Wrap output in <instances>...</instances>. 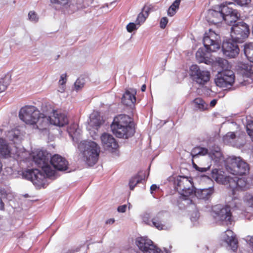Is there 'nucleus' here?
<instances>
[{
    "mask_svg": "<svg viewBox=\"0 0 253 253\" xmlns=\"http://www.w3.org/2000/svg\"><path fill=\"white\" fill-rule=\"evenodd\" d=\"M126 205L120 206L118 208V211L119 212H125L126 211Z\"/></svg>",
    "mask_w": 253,
    "mask_h": 253,
    "instance_id": "nucleus-57",
    "label": "nucleus"
},
{
    "mask_svg": "<svg viewBox=\"0 0 253 253\" xmlns=\"http://www.w3.org/2000/svg\"><path fill=\"white\" fill-rule=\"evenodd\" d=\"M199 217V213L197 211H194L191 215L190 219L193 224L196 225L198 223Z\"/></svg>",
    "mask_w": 253,
    "mask_h": 253,
    "instance_id": "nucleus-48",
    "label": "nucleus"
},
{
    "mask_svg": "<svg viewBox=\"0 0 253 253\" xmlns=\"http://www.w3.org/2000/svg\"><path fill=\"white\" fill-rule=\"evenodd\" d=\"M226 167L233 175L246 174L250 170L249 165L241 157L235 156L227 159Z\"/></svg>",
    "mask_w": 253,
    "mask_h": 253,
    "instance_id": "nucleus-6",
    "label": "nucleus"
},
{
    "mask_svg": "<svg viewBox=\"0 0 253 253\" xmlns=\"http://www.w3.org/2000/svg\"><path fill=\"white\" fill-rule=\"evenodd\" d=\"M250 30L248 25L244 22H239L231 28V39L236 42H242L249 35Z\"/></svg>",
    "mask_w": 253,
    "mask_h": 253,
    "instance_id": "nucleus-9",
    "label": "nucleus"
},
{
    "mask_svg": "<svg viewBox=\"0 0 253 253\" xmlns=\"http://www.w3.org/2000/svg\"><path fill=\"white\" fill-rule=\"evenodd\" d=\"M237 69L244 77L249 78L253 75V67L248 64L240 62L237 66Z\"/></svg>",
    "mask_w": 253,
    "mask_h": 253,
    "instance_id": "nucleus-28",
    "label": "nucleus"
},
{
    "mask_svg": "<svg viewBox=\"0 0 253 253\" xmlns=\"http://www.w3.org/2000/svg\"><path fill=\"white\" fill-rule=\"evenodd\" d=\"M146 85L145 84H143L141 86V90H142V91H144L146 90Z\"/></svg>",
    "mask_w": 253,
    "mask_h": 253,
    "instance_id": "nucleus-62",
    "label": "nucleus"
},
{
    "mask_svg": "<svg viewBox=\"0 0 253 253\" xmlns=\"http://www.w3.org/2000/svg\"><path fill=\"white\" fill-rule=\"evenodd\" d=\"M196 57L197 61L200 63H207V53L203 48H199L196 53Z\"/></svg>",
    "mask_w": 253,
    "mask_h": 253,
    "instance_id": "nucleus-34",
    "label": "nucleus"
},
{
    "mask_svg": "<svg viewBox=\"0 0 253 253\" xmlns=\"http://www.w3.org/2000/svg\"><path fill=\"white\" fill-rule=\"evenodd\" d=\"M213 192L214 189L213 187H211L209 188L198 189L197 191H195L194 189V194L191 196V197L196 196L198 199L208 200L211 197Z\"/></svg>",
    "mask_w": 253,
    "mask_h": 253,
    "instance_id": "nucleus-27",
    "label": "nucleus"
},
{
    "mask_svg": "<svg viewBox=\"0 0 253 253\" xmlns=\"http://www.w3.org/2000/svg\"><path fill=\"white\" fill-rule=\"evenodd\" d=\"M168 214L166 212L160 211L153 217L152 226L158 230H167L170 227L168 220Z\"/></svg>",
    "mask_w": 253,
    "mask_h": 253,
    "instance_id": "nucleus-18",
    "label": "nucleus"
},
{
    "mask_svg": "<svg viewBox=\"0 0 253 253\" xmlns=\"http://www.w3.org/2000/svg\"><path fill=\"white\" fill-rule=\"evenodd\" d=\"M20 132L17 129H13L8 131L6 134L9 140L13 141L14 143H17L20 141Z\"/></svg>",
    "mask_w": 253,
    "mask_h": 253,
    "instance_id": "nucleus-31",
    "label": "nucleus"
},
{
    "mask_svg": "<svg viewBox=\"0 0 253 253\" xmlns=\"http://www.w3.org/2000/svg\"><path fill=\"white\" fill-rule=\"evenodd\" d=\"M23 178L30 180L38 187L43 186L45 176L38 169H28L23 171Z\"/></svg>",
    "mask_w": 253,
    "mask_h": 253,
    "instance_id": "nucleus-13",
    "label": "nucleus"
},
{
    "mask_svg": "<svg viewBox=\"0 0 253 253\" xmlns=\"http://www.w3.org/2000/svg\"><path fill=\"white\" fill-rule=\"evenodd\" d=\"M142 220L146 224L152 226L153 218L152 219L151 214L149 212H144L141 215Z\"/></svg>",
    "mask_w": 253,
    "mask_h": 253,
    "instance_id": "nucleus-39",
    "label": "nucleus"
},
{
    "mask_svg": "<svg viewBox=\"0 0 253 253\" xmlns=\"http://www.w3.org/2000/svg\"><path fill=\"white\" fill-rule=\"evenodd\" d=\"M217 103V100H215V99H213L212 100H211L210 102V105L211 106V107H213L215 105V104H216Z\"/></svg>",
    "mask_w": 253,
    "mask_h": 253,
    "instance_id": "nucleus-60",
    "label": "nucleus"
},
{
    "mask_svg": "<svg viewBox=\"0 0 253 253\" xmlns=\"http://www.w3.org/2000/svg\"><path fill=\"white\" fill-rule=\"evenodd\" d=\"M158 187L156 184H153L150 187L151 193L152 194L154 191H155Z\"/></svg>",
    "mask_w": 253,
    "mask_h": 253,
    "instance_id": "nucleus-58",
    "label": "nucleus"
},
{
    "mask_svg": "<svg viewBox=\"0 0 253 253\" xmlns=\"http://www.w3.org/2000/svg\"><path fill=\"white\" fill-rule=\"evenodd\" d=\"M180 1L179 0H175L170 5L168 10V15L169 16H173L176 12V10L178 9Z\"/></svg>",
    "mask_w": 253,
    "mask_h": 253,
    "instance_id": "nucleus-37",
    "label": "nucleus"
},
{
    "mask_svg": "<svg viewBox=\"0 0 253 253\" xmlns=\"http://www.w3.org/2000/svg\"><path fill=\"white\" fill-rule=\"evenodd\" d=\"M10 84V78L6 76L0 79V93L5 91Z\"/></svg>",
    "mask_w": 253,
    "mask_h": 253,
    "instance_id": "nucleus-38",
    "label": "nucleus"
},
{
    "mask_svg": "<svg viewBox=\"0 0 253 253\" xmlns=\"http://www.w3.org/2000/svg\"><path fill=\"white\" fill-rule=\"evenodd\" d=\"M200 147H194L191 152V155L193 158H197L199 156Z\"/></svg>",
    "mask_w": 253,
    "mask_h": 253,
    "instance_id": "nucleus-51",
    "label": "nucleus"
},
{
    "mask_svg": "<svg viewBox=\"0 0 253 253\" xmlns=\"http://www.w3.org/2000/svg\"><path fill=\"white\" fill-rule=\"evenodd\" d=\"M45 117L48 120V126L49 124L58 126H63L68 123V119L65 113L60 111L54 110L51 108L45 112Z\"/></svg>",
    "mask_w": 253,
    "mask_h": 253,
    "instance_id": "nucleus-10",
    "label": "nucleus"
},
{
    "mask_svg": "<svg viewBox=\"0 0 253 253\" xmlns=\"http://www.w3.org/2000/svg\"><path fill=\"white\" fill-rule=\"evenodd\" d=\"M194 107L200 111H204L208 109V104L201 98L198 97L193 101Z\"/></svg>",
    "mask_w": 253,
    "mask_h": 253,
    "instance_id": "nucleus-29",
    "label": "nucleus"
},
{
    "mask_svg": "<svg viewBox=\"0 0 253 253\" xmlns=\"http://www.w3.org/2000/svg\"><path fill=\"white\" fill-rule=\"evenodd\" d=\"M148 16V11H143L142 12H140L137 16V18L135 22L138 26H140L141 24L144 22L146 18Z\"/></svg>",
    "mask_w": 253,
    "mask_h": 253,
    "instance_id": "nucleus-40",
    "label": "nucleus"
},
{
    "mask_svg": "<svg viewBox=\"0 0 253 253\" xmlns=\"http://www.w3.org/2000/svg\"><path fill=\"white\" fill-rule=\"evenodd\" d=\"M251 184L247 178H239L232 176L230 180V188L232 189V194L234 196L237 191L246 190L250 188Z\"/></svg>",
    "mask_w": 253,
    "mask_h": 253,
    "instance_id": "nucleus-17",
    "label": "nucleus"
},
{
    "mask_svg": "<svg viewBox=\"0 0 253 253\" xmlns=\"http://www.w3.org/2000/svg\"><path fill=\"white\" fill-rule=\"evenodd\" d=\"M221 241L226 245L230 247L234 252L238 248V240L233 232L231 230H227L221 235Z\"/></svg>",
    "mask_w": 253,
    "mask_h": 253,
    "instance_id": "nucleus-21",
    "label": "nucleus"
},
{
    "mask_svg": "<svg viewBox=\"0 0 253 253\" xmlns=\"http://www.w3.org/2000/svg\"><path fill=\"white\" fill-rule=\"evenodd\" d=\"M223 13L222 4L216 7V9H210L208 12L207 21L214 25L219 24L223 21Z\"/></svg>",
    "mask_w": 253,
    "mask_h": 253,
    "instance_id": "nucleus-20",
    "label": "nucleus"
},
{
    "mask_svg": "<svg viewBox=\"0 0 253 253\" xmlns=\"http://www.w3.org/2000/svg\"><path fill=\"white\" fill-rule=\"evenodd\" d=\"M211 176L217 183L224 185L230 186V180L232 176L226 175L222 171L217 169H214L212 170Z\"/></svg>",
    "mask_w": 253,
    "mask_h": 253,
    "instance_id": "nucleus-24",
    "label": "nucleus"
},
{
    "mask_svg": "<svg viewBox=\"0 0 253 253\" xmlns=\"http://www.w3.org/2000/svg\"><path fill=\"white\" fill-rule=\"evenodd\" d=\"M143 180V177L139 174L136 175L129 180V186L131 190H133L135 186L139 183L141 182Z\"/></svg>",
    "mask_w": 253,
    "mask_h": 253,
    "instance_id": "nucleus-35",
    "label": "nucleus"
},
{
    "mask_svg": "<svg viewBox=\"0 0 253 253\" xmlns=\"http://www.w3.org/2000/svg\"><path fill=\"white\" fill-rule=\"evenodd\" d=\"M115 222V220L113 218H110L106 221V224H113Z\"/></svg>",
    "mask_w": 253,
    "mask_h": 253,
    "instance_id": "nucleus-59",
    "label": "nucleus"
},
{
    "mask_svg": "<svg viewBox=\"0 0 253 253\" xmlns=\"http://www.w3.org/2000/svg\"><path fill=\"white\" fill-rule=\"evenodd\" d=\"M8 194L4 189L0 187V210L1 211L4 210V204L2 199L6 198Z\"/></svg>",
    "mask_w": 253,
    "mask_h": 253,
    "instance_id": "nucleus-42",
    "label": "nucleus"
},
{
    "mask_svg": "<svg viewBox=\"0 0 253 253\" xmlns=\"http://www.w3.org/2000/svg\"><path fill=\"white\" fill-rule=\"evenodd\" d=\"M243 201L247 206L252 207L253 206V195L246 193L243 198Z\"/></svg>",
    "mask_w": 253,
    "mask_h": 253,
    "instance_id": "nucleus-43",
    "label": "nucleus"
},
{
    "mask_svg": "<svg viewBox=\"0 0 253 253\" xmlns=\"http://www.w3.org/2000/svg\"><path fill=\"white\" fill-rule=\"evenodd\" d=\"M101 140L105 149L109 151L116 150L118 147V144L111 134L104 133L101 136Z\"/></svg>",
    "mask_w": 253,
    "mask_h": 253,
    "instance_id": "nucleus-23",
    "label": "nucleus"
},
{
    "mask_svg": "<svg viewBox=\"0 0 253 253\" xmlns=\"http://www.w3.org/2000/svg\"><path fill=\"white\" fill-rule=\"evenodd\" d=\"M103 123V118L98 111H93L90 115L86 128L92 136H93V135L97 133L98 129Z\"/></svg>",
    "mask_w": 253,
    "mask_h": 253,
    "instance_id": "nucleus-16",
    "label": "nucleus"
},
{
    "mask_svg": "<svg viewBox=\"0 0 253 253\" xmlns=\"http://www.w3.org/2000/svg\"><path fill=\"white\" fill-rule=\"evenodd\" d=\"M66 8H69L71 12H73L80 8H82L81 4H78L75 2H71L69 0V3L64 6Z\"/></svg>",
    "mask_w": 253,
    "mask_h": 253,
    "instance_id": "nucleus-41",
    "label": "nucleus"
},
{
    "mask_svg": "<svg viewBox=\"0 0 253 253\" xmlns=\"http://www.w3.org/2000/svg\"><path fill=\"white\" fill-rule=\"evenodd\" d=\"M139 26H138L136 22H135V23H129L126 26V29L128 32L130 33V32H132L133 31L138 29Z\"/></svg>",
    "mask_w": 253,
    "mask_h": 253,
    "instance_id": "nucleus-49",
    "label": "nucleus"
},
{
    "mask_svg": "<svg viewBox=\"0 0 253 253\" xmlns=\"http://www.w3.org/2000/svg\"><path fill=\"white\" fill-rule=\"evenodd\" d=\"M236 42L232 41L231 39L224 42L222 49L223 54L230 58L236 57L239 53V48Z\"/></svg>",
    "mask_w": 253,
    "mask_h": 253,
    "instance_id": "nucleus-19",
    "label": "nucleus"
},
{
    "mask_svg": "<svg viewBox=\"0 0 253 253\" xmlns=\"http://www.w3.org/2000/svg\"><path fill=\"white\" fill-rule=\"evenodd\" d=\"M66 74H63L60 76L59 84L60 85H64L66 83Z\"/></svg>",
    "mask_w": 253,
    "mask_h": 253,
    "instance_id": "nucleus-55",
    "label": "nucleus"
},
{
    "mask_svg": "<svg viewBox=\"0 0 253 253\" xmlns=\"http://www.w3.org/2000/svg\"><path fill=\"white\" fill-rule=\"evenodd\" d=\"M135 244L142 253H160V250L147 237L136 239Z\"/></svg>",
    "mask_w": 253,
    "mask_h": 253,
    "instance_id": "nucleus-14",
    "label": "nucleus"
},
{
    "mask_svg": "<svg viewBox=\"0 0 253 253\" xmlns=\"http://www.w3.org/2000/svg\"><path fill=\"white\" fill-rule=\"evenodd\" d=\"M247 131L253 141V121L248 122L247 126Z\"/></svg>",
    "mask_w": 253,
    "mask_h": 253,
    "instance_id": "nucleus-47",
    "label": "nucleus"
},
{
    "mask_svg": "<svg viewBox=\"0 0 253 253\" xmlns=\"http://www.w3.org/2000/svg\"><path fill=\"white\" fill-rule=\"evenodd\" d=\"M174 185L176 190L181 195L180 199L184 201L187 205L192 204L191 196L194 194L195 188L191 178L185 176H178L174 179Z\"/></svg>",
    "mask_w": 253,
    "mask_h": 253,
    "instance_id": "nucleus-5",
    "label": "nucleus"
},
{
    "mask_svg": "<svg viewBox=\"0 0 253 253\" xmlns=\"http://www.w3.org/2000/svg\"><path fill=\"white\" fill-rule=\"evenodd\" d=\"M233 3L231 2H226L222 4V12H223V21L226 24L231 25L235 23L240 17V14L236 9L229 6Z\"/></svg>",
    "mask_w": 253,
    "mask_h": 253,
    "instance_id": "nucleus-15",
    "label": "nucleus"
},
{
    "mask_svg": "<svg viewBox=\"0 0 253 253\" xmlns=\"http://www.w3.org/2000/svg\"><path fill=\"white\" fill-rule=\"evenodd\" d=\"M0 131H5L4 130V128H1V129H0Z\"/></svg>",
    "mask_w": 253,
    "mask_h": 253,
    "instance_id": "nucleus-64",
    "label": "nucleus"
},
{
    "mask_svg": "<svg viewBox=\"0 0 253 253\" xmlns=\"http://www.w3.org/2000/svg\"><path fill=\"white\" fill-rule=\"evenodd\" d=\"M234 2L240 6L247 5L251 2V0H233Z\"/></svg>",
    "mask_w": 253,
    "mask_h": 253,
    "instance_id": "nucleus-53",
    "label": "nucleus"
},
{
    "mask_svg": "<svg viewBox=\"0 0 253 253\" xmlns=\"http://www.w3.org/2000/svg\"><path fill=\"white\" fill-rule=\"evenodd\" d=\"M80 131V129H76L75 131L74 132L72 127H70L68 129L69 133L70 135L72 137L73 140H74V139L76 137V136H77L78 134H79Z\"/></svg>",
    "mask_w": 253,
    "mask_h": 253,
    "instance_id": "nucleus-52",
    "label": "nucleus"
},
{
    "mask_svg": "<svg viewBox=\"0 0 253 253\" xmlns=\"http://www.w3.org/2000/svg\"><path fill=\"white\" fill-rule=\"evenodd\" d=\"M64 87L63 85H60V86L59 87V89L58 90L59 91L61 92H64Z\"/></svg>",
    "mask_w": 253,
    "mask_h": 253,
    "instance_id": "nucleus-61",
    "label": "nucleus"
},
{
    "mask_svg": "<svg viewBox=\"0 0 253 253\" xmlns=\"http://www.w3.org/2000/svg\"><path fill=\"white\" fill-rule=\"evenodd\" d=\"M19 118L26 124L35 125L40 130H46L48 120L45 114L40 113L39 110L34 106H26L22 107L19 113Z\"/></svg>",
    "mask_w": 253,
    "mask_h": 253,
    "instance_id": "nucleus-1",
    "label": "nucleus"
},
{
    "mask_svg": "<svg viewBox=\"0 0 253 253\" xmlns=\"http://www.w3.org/2000/svg\"><path fill=\"white\" fill-rule=\"evenodd\" d=\"M50 1L52 3L64 6L69 3V0H50Z\"/></svg>",
    "mask_w": 253,
    "mask_h": 253,
    "instance_id": "nucleus-50",
    "label": "nucleus"
},
{
    "mask_svg": "<svg viewBox=\"0 0 253 253\" xmlns=\"http://www.w3.org/2000/svg\"><path fill=\"white\" fill-rule=\"evenodd\" d=\"M244 50L247 58H250L253 61V43L245 44Z\"/></svg>",
    "mask_w": 253,
    "mask_h": 253,
    "instance_id": "nucleus-36",
    "label": "nucleus"
},
{
    "mask_svg": "<svg viewBox=\"0 0 253 253\" xmlns=\"http://www.w3.org/2000/svg\"><path fill=\"white\" fill-rule=\"evenodd\" d=\"M78 149L83 161L88 166H92L97 163L100 149L96 142L90 140L82 141L78 144Z\"/></svg>",
    "mask_w": 253,
    "mask_h": 253,
    "instance_id": "nucleus-4",
    "label": "nucleus"
},
{
    "mask_svg": "<svg viewBox=\"0 0 253 253\" xmlns=\"http://www.w3.org/2000/svg\"><path fill=\"white\" fill-rule=\"evenodd\" d=\"M241 201L236 197H233L229 205L224 206L217 205L212 208L211 215L216 222L226 225L230 224L232 221V214L230 208H241Z\"/></svg>",
    "mask_w": 253,
    "mask_h": 253,
    "instance_id": "nucleus-3",
    "label": "nucleus"
},
{
    "mask_svg": "<svg viewBox=\"0 0 253 253\" xmlns=\"http://www.w3.org/2000/svg\"><path fill=\"white\" fill-rule=\"evenodd\" d=\"M50 162L54 169L58 170L64 171L68 169V162L64 158L58 154L51 157Z\"/></svg>",
    "mask_w": 253,
    "mask_h": 253,
    "instance_id": "nucleus-22",
    "label": "nucleus"
},
{
    "mask_svg": "<svg viewBox=\"0 0 253 253\" xmlns=\"http://www.w3.org/2000/svg\"><path fill=\"white\" fill-rule=\"evenodd\" d=\"M214 82L217 86L220 87L227 88L232 86L229 85V84L226 81V79L223 77L220 72L217 75L216 78L214 80Z\"/></svg>",
    "mask_w": 253,
    "mask_h": 253,
    "instance_id": "nucleus-33",
    "label": "nucleus"
},
{
    "mask_svg": "<svg viewBox=\"0 0 253 253\" xmlns=\"http://www.w3.org/2000/svg\"><path fill=\"white\" fill-rule=\"evenodd\" d=\"M221 75L226 79V81L230 85H232L235 82V75L230 70H225L220 72Z\"/></svg>",
    "mask_w": 253,
    "mask_h": 253,
    "instance_id": "nucleus-32",
    "label": "nucleus"
},
{
    "mask_svg": "<svg viewBox=\"0 0 253 253\" xmlns=\"http://www.w3.org/2000/svg\"><path fill=\"white\" fill-rule=\"evenodd\" d=\"M15 151L10 148L7 145L5 140L2 138H0V154L4 158L13 157L14 159L19 161L26 160V156L27 153L26 152H20L15 148Z\"/></svg>",
    "mask_w": 253,
    "mask_h": 253,
    "instance_id": "nucleus-11",
    "label": "nucleus"
},
{
    "mask_svg": "<svg viewBox=\"0 0 253 253\" xmlns=\"http://www.w3.org/2000/svg\"><path fill=\"white\" fill-rule=\"evenodd\" d=\"M218 65L223 69V71L228 70L230 65L228 61L223 58H219L217 60Z\"/></svg>",
    "mask_w": 253,
    "mask_h": 253,
    "instance_id": "nucleus-44",
    "label": "nucleus"
},
{
    "mask_svg": "<svg viewBox=\"0 0 253 253\" xmlns=\"http://www.w3.org/2000/svg\"><path fill=\"white\" fill-rule=\"evenodd\" d=\"M85 84L84 80L83 78L78 79L74 84L75 88L76 90H79L82 89Z\"/></svg>",
    "mask_w": 253,
    "mask_h": 253,
    "instance_id": "nucleus-45",
    "label": "nucleus"
},
{
    "mask_svg": "<svg viewBox=\"0 0 253 253\" xmlns=\"http://www.w3.org/2000/svg\"><path fill=\"white\" fill-rule=\"evenodd\" d=\"M248 238H250V239H248L249 240L251 241V240H253V236H249Z\"/></svg>",
    "mask_w": 253,
    "mask_h": 253,
    "instance_id": "nucleus-63",
    "label": "nucleus"
},
{
    "mask_svg": "<svg viewBox=\"0 0 253 253\" xmlns=\"http://www.w3.org/2000/svg\"><path fill=\"white\" fill-rule=\"evenodd\" d=\"M28 19L33 23H37L39 21V16L34 11H30L28 13Z\"/></svg>",
    "mask_w": 253,
    "mask_h": 253,
    "instance_id": "nucleus-46",
    "label": "nucleus"
},
{
    "mask_svg": "<svg viewBox=\"0 0 253 253\" xmlns=\"http://www.w3.org/2000/svg\"><path fill=\"white\" fill-rule=\"evenodd\" d=\"M203 41L207 51L215 52L220 48L221 43L220 36L211 29L205 33Z\"/></svg>",
    "mask_w": 253,
    "mask_h": 253,
    "instance_id": "nucleus-8",
    "label": "nucleus"
},
{
    "mask_svg": "<svg viewBox=\"0 0 253 253\" xmlns=\"http://www.w3.org/2000/svg\"><path fill=\"white\" fill-rule=\"evenodd\" d=\"M190 75L194 81L201 85L206 84L210 79V72L200 69L197 65L190 67Z\"/></svg>",
    "mask_w": 253,
    "mask_h": 253,
    "instance_id": "nucleus-12",
    "label": "nucleus"
},
{
    "mask_svg": "<svg viewBox=\"0 0 253 253\" xmlns=\"http://www.w3.org/2000/svg\"><path fill=\"white\" fill-rule=\"evenodd\" d=\"M168 22V19L166 17H164L161 18L160 23V27L162 29H164Z\"/></svg>",
    "mask_w": 253,
    "mask_h": 253,
    "instance_id": "nucleus-54",
    "label": "nucleus"
},
{
    "mask_svg": "<svg viewBox=\"0 0 253 253\" xmlns=\"http://www.w3.org/2000/svg\"><path fill=\"white\" fill-rule=\"evenodd\" d=\"M136 90L134 88L126 89L122 98V103L126 106L133 105L136 101Z\"/></svg>",
    "mask_w": 253,
    "mask_h": 253,
    "instance_id": "nucleus-25",
    "label": "nucleus"
},
{
    "mask_svg": "<svg viewBox=\"0 0 253 253\" xmlns=\"http://www.w3.org/2000/svg\"><path fill=\"white\" fill-rule=\"evenodd\" d=\"M224 143L227 145H230L234 147H240L243 145L241 142V138L237 137L234 132H228L223 138Z\"/></svg>",
    "mask_w": 253,
    "mask_h": 253,
    "instance_id": "nucleus-26",
    "label": "nucleus"
},
{
    "mask_svg": "<svg viewBox=\"0 0 253 253\" xmlns=\"http://www.w3.org/2000/svg\"><path fill=\"white\" fill-rule=\"evenodd\" d=\"M50 154L44 150H37L33 155V161L44 172L46 176L52 177L55 174V170L48 164Z\"/></svg>",
    "mask_w": 253,
    "mask_h": 253,
    "instance_id": "nucleus-7",
    "label": "nucleus"
},
{
    "mask_svg": "<svg viewBox=\"0 0 253 253\" xmlns=\"http://www.w3.org/2000/svg\"><path fill=\"white\" fill-rule=\"evenodd\" d=\"M194 168H195V169L197 170L202 172H206L208 170H209L210 168V166H208V167H206V168H201V167H198L196 165L194 164Z\"/></svg>",
    "mask_w": 253,
    "mask_h": 253,
    "instance_id": "nucleus-56",
    "label": "nucleus"
},
{
    "mask_svg": "<svg viewBox=\"0 0 253 253\" xmlns=\"http://www.w3.org/2000/svg\"><path fill=\"white\" fill-rule=\"evenodd\" d=\"M113 133L117 137L127 139L135 132L132 119L124 114L115 117L111 125Z\"/></svg>",
    "mask_w": 253,
    "mask_h": 253,
    "instance_id": "nucleus-2",
    "label": "nucleus"
},
{
    "mask_svg": "<svg viewBox=\"0 0 253 253\" xmlns=\"http://www.w3.org/2000/svg\"><path fill=\"white\" fill-rule=\"evenodd\" d=\"M215 151V153L209 152L208 149L202 147H200L199 156H205L206 155H209L212 159H214V157L217 159H219L221 157V152L219 151V149Z\"/></svg>",
    "mask_w": 253,
    "mask_h": 253,
    "instance_id": "nucleus-30",
    "label": "nucleus"
}]
</instances>
